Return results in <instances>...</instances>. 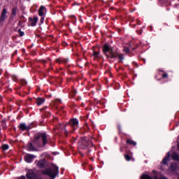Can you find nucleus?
I'll list each match as a JSON object with an SVG mask.
<instances>
[{
    "mask_svg": "<svg viewBox=\"0 0 179 179\" xmlns=\"http://www.w3.org/2000/svg\"><path fill=\"white\" fill-rule=\"evenodd\" d=\"M133 27H136V24H134V25H133Z\"/></svg>",
    "mask_w": 179,
    "mask_h": 179,
    "instance_id": "obj_52",
    "label": "nucleus"
},
{
    "mask_svg": "<svg viewBox=\"0 0 179 179\" xmlns=\"http://www.w3.org/2000/svg\"><path fill=\"white\" fill-rule=\"evenodd\" d=\"M37 22H38V17H29V23L32 27H34V26H37Z\"/></svg>",
    "mask_w": 179,
    "mask_h": 179,
    "instance_id": "obj_9",
    "label": "nucleus"
},
{
    "mask_svg": "<svg viewBox=\"0 0 179 179\" xmlns=\"http://www.w3.org/2000/svg\"><path fill=\"white\" fill-rule=\"evenodd\" d=\"M132 50L134 51V50H136V48H133Z\"/></svg>",
    "mask_w": 179,
    "mask_h": 179,
    "instance_id": "obj_51",
    "label": "nucleus"
},
{
    "mask_svg": "<svg viewBox=\"0 0 179 179\" xmlns=\"http://www.w3.org/2000/svg\"><path fill=\"white\" fill-rule=\"evenodd\" d=\"M76 73H78V72H77L76 71H73V75H75V74H76Z\"/></svg>",
    "mask_w": 179,
    "mask_h": 179,
    "instance_id": "obj_47",
    "label": "nucleus"
},
{
    "mask_svg": "<svg viewBox=\"0 0 179 179\" xmlns=\"http://www.w3.org/2000/svg\"><path fill=\"white\" fill-rule=\"evenodd\" d=\"M23 23H26V20H20L18 22V26H21V27H23V26H22V24H23Z\"/></svg>",
    "mask_w": 179,
    "mask_h": 179,
    "instance_id": "obj_33",
    "label": "nucleus"
},
{
    "mask_svg": "<svg viewBox=\"0 0 179 179\" xmlns=\"http://www.w3.org/2000/svg\"><path fill=\"white\" fill-rule=\"evenodd\" d=\"M143 30L142 29H141L139 31H138V34H139V36H141V34H142Z\"/></svg>",
    "mask_w": 179,
    "mask_h": 179,
    "instance_id": "obj_38",
    "label": "nucleus"
},
{
    "mask_svg": "<svg viewBox=\"0 0 179 179\" xmlns=\"http://www.w3.org/2000/svg\"><path fill=\"white\" fill-rule=\"evenodd\" d=\"M117 129L119 131V134H121V131H122V129L121 128V124H117Z\"/></svg>",
    "mask_w": 179,
    "mask_h": 179,
    "instance_id": "obj_32",
    "label": "nucleus"
},
{
    "mask_svg": "<svg viewBox=\"0 0 179 179\" xmlns=\"http://www.w3.org/2000/svg\"><path fill=\"white\" fill-rule=\"evenodd\" d=\"M47 108H48V107L44 106L43 108L40 109V111H41V113L43 111H47Z\"/></svg>",
    "mask_w": 179,
    "mask_h": 179,
    "instance_id": "obj_35",
    "label": "nucleus"
},
{
    "mask_svg": "<svg viewBox=\"0 0 179 179\" xmlns=\"http://www.w3.org/2000/svg\"><path fill=\"white\" fill-rule=\"evenodd\" d=\"M171 158L174 162H179V155L176 152H173L171 155Z\"/></svg>",
    "mask_w": 179,
    "mask_h": 179,
    "instance_id": "obj_21",
    "label": "nucleus"
},
{
    "mask_svg": "<svg viewBox=\"0 0 179 179\" xmlns=\"http://www.w3.org/2000/svg\"><path fill=\"white\" fill-rule=\"evenodd\" d=\"M155 78L157 79V80H158V82H160V80H162V78H157V76H155Z\"/></svg>",
    "mask_w": 179,
    "mask_h": 179,
    "instance_id": "obj_40",
    "label": "nucleus"
},
{
    "mask_svg": "<svg viewBox=\"0 0 179 179\" xmlns=\"http://www.w3.org/2000/svg\"><path fill=\"white\" fill-rule=\"evenodd\" d=\"M1 125H2L3 129H6V128H7V126H6V118H3L1 120Z\"/></svg>",
    "mask_w": 179,
    "mask_h": 179,
    "instance_id": "obj_23",
    "label": "nucleus"
},
{
    "mask_svg": "<svg viewBox=\"0 0 179 179\" xmlns=\"http://www.w3.org/2000/svg\"><path fill=\"white\" fill-rule=\"evenodd\" d=\"M159 2H169V0H158Z\"/></svg>",
    "mask_w": 179,
    "mask_h": 179,
    "instance_id": "obj_43",
    "label": "nucleus"
},
{
    "mask_svg": "<svg viewBox=\"0 0 179 179\" xmlns=\"http://www.w3.org/2000/svg\"><path fill=\"white\" fill-rule=\"evenodd\" d=\"M124 159L127 162H131V159H132V157H131V155H129L128 154H125Z\"/></svg>",
    "mask_w": 179,
    "mask_h": 179,
    "instance_id": "obj_27",
    "label": "nucleus"
},
{
    "mask_svg": "<svg viewBox=\"0 0 179 179\" xmlns=\"http://www.w3.org/2000/svg\"><path fill=\"white\" fill-rule=\"evenodd\" d=\"M22 18H24V16H22Z\"/></svg>",
    "mask_w": 179,
    "mask_h": 179,
    "instance_id": "obj_56",
    "label": "nucleus"
},
{
    "mask_svg": "<svg viewBox=\"0 0 179 179\" xmlns=\"http://www.w3.org/2000/svg\"><path fill=\"white\" fill-rule=\"evenodd\" d=\"M6 13H8L6 8H3L1 12V15L0 16V23H2V22H5V19L8 17V15H6Z\"/></svg>",
    "mask_w": 179,
    "mask_h": 179,
    "instance_id": "obj_12",
    "label": "nucleus"
},
{
    "mask_svg": "<svg viewBox=\"0 0 179 179\" xmlns=\"http://www.w3.org/2000/svg\"><path fill=\"white\" fill-rule=\"evenodd\" d=\"M62 45L63 47H68V43H66V41H63L62 42Z\"/></svg>",
    "mask_w": 179,
    "mask_h": 179,
    "instance_id": "obj_34",
    "label": "nucleus"
},
{
    "mask_svg": "<svg viewBox=\"0 0 179 179\" xmlns=\"http://www.w3.org/2000/svg\"><path fill=\"white\" fill-rule=\"evenodd\" d=\"M36 158V155L27 154L24 157V160L26 163H33V159Z\"/></svg>",
    "mask_w": 179,
    "mask_h": 179,
    "instance_id": "obj_8",
    "label": "nucleus"
},
{
    "mask_svg": "<svg viewBox=\"0 0 179 179\" xmlns=\"http://www.w3.org/2000/svg\"><path fill=\"white\" fill-rule=\"evenodd\" d=\"M178 169V164L176 162H172L169 167V171H172V173H175Z\"/></svg>",
    "mask_w": 179,
    "mask_h": 179,
    "instance_id": "obj_10",
    "label": "nucleus"
},
{
    "mask_svg": "<svg viewBox=\"0 0 179 179\" xmlns=\"http://www.w3.org/2000/svg\"><path fill=\"white\" fill-rule=\"evenodd\" d=\"M44 10H47V8L44 6H41L38 9V15L39 16H44Z\"/></svg>",
    "mask_w": 179,
    "mask_h": 179,
    "instance_id": "obj_19",
    "label": "nucleus"
},
{
    "mask_svg": "<svg viewBox=\"0 0 179 179\" xmlns=\"http://www.w3.org/2000/svg\"><path fill=\"white\" fill-rule=\"evenodd\" d=\"M45 102V99L41 98V97H38L36 100V103L37 106H43V104H44Z\"/></svg>",
    "mask_w": 179,
    "mask_h": 179,
    "instance_id": "obj_17",
    "label": "nucleus"
},
{
    "mask_svg": "<svg viewBox=\"0 0 179 179\" xmlns=\"http://www.w3.org/2000/svg\"><path fill=\"white\" fill-rule=\"evenodd\" d=\"M51 138L45 132H38L35 134L32 142H28L27 150L29 152H37V148H41L47 146L50 143Z\"/></svg>",
    "mask_w": 179,
    "mask_h": 179,
    "instance_id": "obj_1",
    "label": "nucleus"
},
{
    "mask_svg": "<svg viewBox=\"0 0 179 179\" xmlns=\"http://www.w3.org/2000/svg\"><path fill=\"white\" fill-rule=\"evenodd\" d=\"M77 100H82V98L81 97H78V98H77Z\"/></svg>",
    "mask_w": 179,
    "mask_h": 179,
    "instance_id": "obj_49",
    "label": "nucleus"
},
{
    "mask_svg": "<svg viewBox=\"0 0 179 179\" xmlns=\"http://www.w3.org/2000/svg\"><path fill=\"white\" fill-rule=\"evenodd\" d=\"M94 104H95V105L99 104V100L94 99Z\"/></svg>",
    "mask_w": 179,
    "mask_h": 179,
    "instance_id": "obj_36",
    "label": "nucleus"
},
{
    "mask_svg": "<svg viewBox=\"0 0 179 179\" xmlns=\"http://www.w3.org/2000/svg\"><path fill=\"white\" fill-rule=\"evenodd\" d=\"M45 159H40L38 163L37 166L39 167V169H45Z\"/></svg>",
    "mask_w": 179,
    "mask_h": 179,
    "instance_id": "obj_14",
    "label": "nucleus"
},
{
    "mask_svg": "<svg viewBox=\"0 0 179 179\" xmlns=\"http://www.w3.org/2000/svg\"><path fill=\"white\" fill-rule=\"evenodd\" d=\"M56 101L58 103V104H61V103H62V101L60 99H57Z\"/></svg>",
    "mask_w": 179,
    "mask_h": 179,
    "instance_id": "obj_41",
    "label": "nucleus"
},
{
    "mask_svg": "<svg viewBox=\"0 0 179 179\" xmlns=\"http://www.w3.org/2000/svg\"><path fill=\"white\" fill-rule=\"evenodd\" d=\"M0 135H1V127H0Z\"/></svg>",
    "mask_w": 179,
    "mask_h": 179,
    "instance_id": "obj_54",
    "label": "nucleus"
},
{
    "mask_svg": "<svg viewBox=\"0 0 179 179\" xmlns=\"http://www.w3.org/2000/svg\"><path fill=\"white\" fill-rule=\"evenodd\" d=\"M18 34H20V37H23V36H24V32L20 29H18Z\"/></svg>",
    "mask_w": 179,
    "mask_h": 179,
    "instance_id": "obj_29",
    "label": "nucleus"
},
{
    "mask_svg": "<svg viewBox=\"0 0 179 179\" xmlns=\"http://www.w3.org/2000/svg\"><path fill=\"white\" fill-rule=\"evenodd\" d=\"M88 157H90V160L92 161L94 160V156H90Z\"/></svg>",
    "mask_w": 179,
    "mask_h": 179,
    "instance_id": "obj_42",
    "label": "nucleus"
},
{
    "mask_svg": "<svg viewBox=\"0 0 179 179\" xmlns=\"http://www.w3.org/2000/svg\"><path fill=\"white\" fill-rule=\"evenodd\" d=\"M142 61H143L144 64L146 63V59H144V58H141Z\"/></svg>",
    "mask_w": 179,
    "mask_h": 179,
    "instance_id": "obj_45",
    "label": "nucleus"
},
{
    "mask_svg": "<svg viewBox=\"0 0 179 179\" xmlns=\"http://www.w3.org/2000/svg\"><path fill=\"white\" fill-rule=\"evenodd\" d=\"M44 22V17H42L41 18V23H43Z\"/></svg>",
    "mask_w": 179,
    "mask_h": 179,
    "instance_id": "obj_44",
    "label": "nucleus"
},
{
    "mask_svg": "<svg viewBox=\"0 0 179 179\" xmlns=\"http://www.w3.org/2000/svg\"><path fill=\"white\" fill-rule=\"evenodd\" d=\"M68 125L71 127L73 131H76L79 128V120L78 118H71L69 120Z\"/></svg>",
    "mask_w": 179,
    "mask_h": 179,
    "instance_id": "obj_5",
    "label": "nucleus"
},
{
    "mask_svg": "<svg viewBox=\"0 0 179 179\" xmlns=\"http://www.w3.org/2000/svg\"><path fill=\"white\" fill-rule=\"evenodd\" d=\"M178 179H179V176H178Z\"/></svg>",
    "mask_w": 179,
    "mask_h": 179,
    "instance_id": "obj_57",
    "label": "nucleus"
},
{
    "mask_svg": "<svg viewBox=\"0 0 179 179\" xmlns=\"http://www.w3.org/2000/svg\"><path fill=\"white\" fill-rule=\"evenodd\" d=\"M19 129L20 131H30V129H32L33 128V123L29 124V125H26V123H20L18 126Z\"/></svg>",
    "mask_w": 179,
    "mask_h": 179,
    "instance_id": "obj_6",
    "label": "nucleus"
},
{
    "mask_svg": "<svg viewBox=\"0 0 179 179\" xmlns=\"http://www.w3.org/2000/svg\"><path fill=\"white\" fill-rule=\"evenodd\" d=\"M137 24H141V21L140 20L137 21Z\"/></svg>",
    "mask_w": 179,
    "mask_h": 179,
    "instance_id": "obj_48",
    "label": "nucleus"
},
{
    "mask_svg": "<svg viewBox=\"0 0 179 179\" xmlns=\"http://www.w3.org/2000/svg\"><path fill=\"white\" fill-rule=\"evenodd\" d=\"M20 83L22 85H27V81L24 79H21Z\"/></svg>",
    "mask_w": 179,
    "mask_h": 179,
    "instance_id": "obj_31",
    "label": "nucleus"
},
{
    "mask_svg": "<svg viewBox=\"0 0 179 179\" xmlns=\"http://www.w3.org/2000/svg\"><path fill=\"white\" fill-rule=\"evenodd\" d=\"M171 156V154L170 153V152H168L166 153V155L164 157V159H162V164H169V162L170 161V157Z\"/></svg>",
    "mask_w": 179,
    "mask_h": 179,
    "instance_id": "obj_13",
    "label": "nucleus"
},
{
    "mask_svg": "<svg viewBox=\"0 0 179 179\" xmlns=\"http://www.w3.org/2000/svg\"><path fill=\"white\" fill-rule=\"evenodd\" d=\"M92 57H94L95 61H99V59H101V58H103V55H101L100 50H93Z\"/></svg>",
    "mask_w": 179,
    "mask_h": 179,
    "instance_id": "obj_7",
    "label": "nucleus"
},
{
    "mask_svg": "<svg viewBox=\"0 0 179 179\" xmlns=\"http://www.w3.org/2000/svg\"><path fill=\"white\" fill-rule=\"evenodd\" d=\"M80 134H85V133H82V132H80Z\"/></svg>",
    "mask_w": 179,
    "mask_h": 179,
    "instance_id": "obj_55",
    "label": "nucleus"
},
{
    "mask_svg": "<svg viewBox=\"0 0 179 179\" xmlns=\"http://www.w3.org/2000/svg\"><path fill=\"white\" fill-rule=\"evenodd\" d=\"M71 68H73V66L69 65L67 66V72L69 75H73V72L72 71V70H71Z\"/></svg>",
    "mask_w": 179,
    "mask_h": 179,
    "instance_id": "obj_26",
    "label": "nucleus"
},
{
    "mask_svg": "<svg viewBox=\"0 0 179 179\" xmlns=\"http://www.w3.org/2000/svg\"><path fill=\"white\" fill-rule=\"evenodd\" d=\"M2 101V96H0V103Z\"/></svg>",
    "mask_w": 179,
    "mask_h": 179,
    "instance_id": "obj_50",
    "label": "nucleus"
},
{
    "mask_svg": "<svg viewBox=\"0 0 179 179\" xmlns=\"http://www.w3.org/2000/svg\"><path fill=\"white\" fill-rule=\"evenodd\" d=\"M17 10H19V8H17V7L16 6H14L12 8V13L10 16V19H13L14 16H16L17 15Z\"/></svg>",
    "mask_w": 179,
    "mask_h": 179,
    "instance_id": "obj_16",
    "label": "nucleus"
},
{
    "mask_svg": "<svg viewBox=\"0 0 179 179\" xmlns=\"http://www.w3.org/2000/svg\"><path fill=\"white\" fill-rule=\"evenodd\" d=\"M140 179H153V178L149 175L147 174H143Z\"/></svg>",
    "mask_w": 179,
    "mask_h": 179,
    "instance_id": "obj_24",
    "label": "nucleus"
},
{
    "mask_svg": "<svg viewBox=\"0 0 179 179\" xmlns=\"http://www.w3.org/2000/svg\"><path fill=\"white\" fill-rule=\"evenodd\" d=\"M124 52H126V54H129V48L124 47L123 49Z\"/></svg>",
    "mask_w": 179,
    "mask_h": 179,
    "instance_id": "obj_30",
    "label": "nucleus"
},
{
    "mask_svg": "<svg viewBox=\"0 0 179 179\" xmlns=\"http://www.w3.org/2000/svg\"><path fill=\"white\" fill-rule=\"evenodd\" d=\"M43 113V116L45 118H48V117H51V112L48 110H44Z\"/></svg>",
    "mask_w": 179,
    "mask_h": 179,
    "instance_id": "obj_22",
    "label": "nucleus"
},
{
    "mask_svg": "<svg viewBox=\"0 0 179 179\" xmlns=\"http://www.w3.org/2000/svg\"><path fill=\"white\" fill-rule=\"evenodd\" d=\"M41 172L43 176H48L51 179H55L59 174V168L57 166H55L53 168L42 169Z\"/></svg>",
    "mask_w": 179,
    "mask_h": 179,
    "instance_id": "obj_4",
    "label": "nucleus"
},
{
    "mask_svg": "<svg viewBox=\"0 0 179 179\" xmlns=\"http://www.w3.org/2000/svg\"><path fill=\"white\" fill-rule=\"evenodd\" d=\"M178 19H179V14H178Z\"/></svg>",
    "mask_w": 179,
    "mask_h": 179,
    "instance_id": "obj_53",
    "label": "nucleus"
},
{
    "mask_svg": "<svg viewBox=\"0 0 179 179\" xmlns=\"http://www.w3.org/2000/svg\"><path fill=\"white\" fill-rule=\"evenodd\" d=\"M56 62H57V64H68V62H69V59L57 58L56 59Z\"/></svg>",
    "mask_w": 179,
    "mask_h": 179,
    "instance_id": "obj_15",
    "label": "nucleus"
},
{
    "mask_svg": "<svg viewBox=\"0 0 179 179\" xmlns=\"http://www.w3.org/2000/svg\"><path fill=\"white\" fill-rule=\"evenodd\" d=\"M2 150H8L9 149V145L3 144L1 146Z\"/></svg>",
    "mask_w": 179,
    "mask_h": 179,
    "instance_id": "obj_28",
    "label": "nucleus"
},
{
    "mask_svg": "<svg viewBox=\"0 0 179 179\" xmlns=\"http://www.w3.org/2000/svg\"><path fill=\"white\" fill-rule=\"evenodd\" d=\"M68 130H66V129H64V136H68Z\"/></svg>",
    "mask_w": 179,
    "mask_h": 179,
    "instance_id": "obj_37",
    "label": "nucleus"
},
{
    "mask_svg": "<svg viewBox=\"0 0 179 179\" xmlns=\"http://www.w3.org/2000/svg\"><path fill=\"white\" fill-rule=\"evenodd\" d=\"M126 143L127 145H129L130 146H136L137 145L136 141H134L131 138H127L126 141Z\"/></svg>",
    "mask_w": 179,
    "mask_h": 179,
    "instance_id": "obj_18",
    "label": "nucleus"
},
{
    "mask_svg": "<svg viewBox=\"0 0 179 179\" xmlns=\"http://www.w3.org/2000/svg\"><path fill=\"white\" fill-rule=\"evenodd\" d=\"M102 52L106 58H110V59L118 58V64H122L123 59H125L124 54H120L118 52L114 51V48L111 47L108 43H106L103 45Z\"/></svg>",
    "mask_w": 179,
    "mask_h": 179,
    "instance_id": "obj_2",
    "label": "nucleus"
},
{
    "mask_svg": "<svg viewBox=\"0 0 179 179\" xmlns=\"http://www.w3.org/2000/svg\"><path fill=\"white\" fill-rule=\"evenodd\" d=\"M81 149L87 150V155L88 157L95 156L96 155V148L92 141V138L84 137L81 139Z\"/></svg>",
    "mask_w": 179,
    "mask_h": 179,
    "instance_id": "obj_3",
    "label": "nucleus"
},
{
    "mask_svg": "<svg viewBox=\"0 0 179 179\" xmlns=\"http://www.w3.org/2000/svg\"><path fill=\"white\" fill-rule=\"evenodd\" d=\"M157 71L162 73V79H169V74L167 73H166V71H164V70L158 69Z\"/></svg>",
    "mask_w": 179,
    "mask_h": 179,
    "instance_id": "obj_20",
    "label": "nucleus"
},
{
    "mask_svg": "<svg viewBox=\"0 0 179 179\" xmlns=\"http://www.w3.org/2000/svg\"><path fill=\"white\" fill-rule=\"evenodd\" d=\"M76 94H78V92L75 89L72 90L71 92H70V96H71V97H75Z\"/></svg>",
    "mask_w": 179,
    "mask_h": 179,
    "instance_id": "obj_25",
    "label": "nucleus"
},
{
    "mask_svg": "<svg viewBox=\"0 0 179 179\" xmlns=\"http://www.w3.org/2000/svg\"><path fill=\"white\" fill-rule=\"evenodd\" d=\"M2 72H3V70H2V69H0V76L1 75H2Z\"/></svg>",
    "mask_w": 179,
    "mask_h": 179,
    "instance_id": "obj_46",
    "label": "nucleus"
},
{
    "mask_svg": "<svg viewBox=\"0 0 179 179\" xmlns=\"http://www.w3.org/2000/svg\"><path fill=\"white\" fill-rule=\"evenodd\" d=\"M17 54V50H15L13 54H12V57H15V55H16Z\"/></svg>",
    "mask_w": 179,
    "mask_h": 179,
    "instance_id": "obj_39",
    "label": "nucleus"
},
{
    "mask_svg": "<svg viewBox=\"0 0 179 179\" xmlns=\"http://www.w3.org/2000/svg\"><path fill=\"white\" fill-rule=\"evenodd\" d=\"M26 176L27 179H37V174L33 171L27 172Z\"/></svg>",
    "mask_w": 179,
    "mask_h": 179,
    "instance_id": "obj_11",
    "label": "nucleus"
}]
</instances>
